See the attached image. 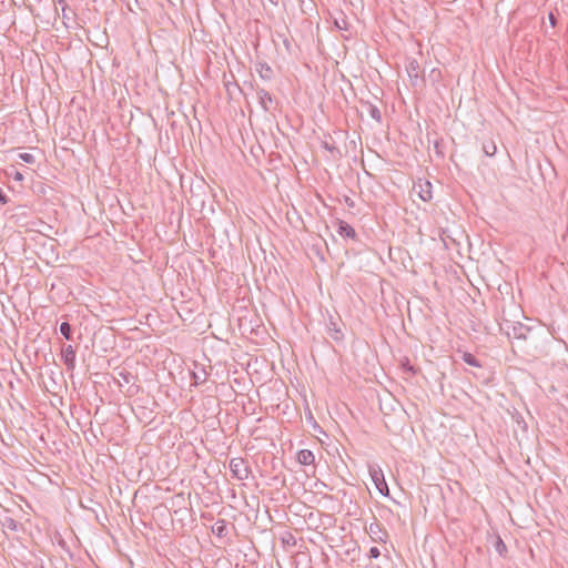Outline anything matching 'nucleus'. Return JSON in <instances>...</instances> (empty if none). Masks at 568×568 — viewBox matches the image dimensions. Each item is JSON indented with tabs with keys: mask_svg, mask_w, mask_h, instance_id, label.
<instances>
[{
	"mask_svg": "<svg viewBox=\"0 0 568 568\" xmlns=\"http://www.w3.org/2000/svg\"><path fill=\"white\" fill-rule=\"evenodd\" d=\"M212 532L217 536L219 538H224L229 534L227 523L225 519H219L213 526H212Z\"/></svg>",
	"mask_w": 568,
	"mask_h": 568,
	"instance_id": "obj_11",
	"label": "nucleus"
},
{
	"mask_svg": "<svg viewBox=\"0 0 568 568\" xmlns=\"http://www.w3.org/2000/svg\"><path fill=\"white\" fill-rule=\"evenodd\" d=\"M379 556H381V551H379V549H378L377 547H372V548L369 549V557H371V558L376 559V558H378Z\"/></svg>",
	"mask_w": 568,
	"mask_h": 568,
	"instance_id": "obj_22",
	"label": "nucleus"
},
{
	"mask_svg": "<svg viewBox=\"0 0 568 568\" xmlns=\"http://www.w3.org/2000/svg\"><path fill=\"white\" fill-rule=\"evenodd\" d=\"M256 72L263 80H271L273 78V70L266 62L256 63Z\"/></svg>",
	"mask_w": 568,
	"mask_h": 568,
	"instance_id": "obj_12",
	"label": "nucleus"
},
{
	"mask_svg": "<svg viewBox=\"0 0 568 568\" xmlns=\"http://www.w3.org/2000/svg\"><path fill=\"white\" fill-rule=\"evenodd\" d=\"M368 473L378 493L383 496L389 495V489L384 473L378 465H368Z\"/></svg>",
	"mask_w": 568,
	"mask_h": 568,
	"instance_id": "obj_1",
	"label": "nucleus"
},
{
	"mask_svg": "<svg viewBox=\"0 0 568 568\" xmlns=\"http://www.w3.org/2000/svg\"><path fill=\"white\" fill-rule=\"evenodd\" d=\"M41 568H43V567H41Z\"/></svg>",
	"mask_w": 568,
	"mask_h": 568,
	"instance_id": "obj_31",
	"label": "nucleus"
},
{
	"mask_svg": "<svg viewBox=\"0 0 568 568\" xmlns=\"http://www.w3.org/2000/svg\"><path fill=\"white\" fill-rule=\"evenodd\" d=\"M483 152L487 156H494L497 152V146L493 140L483 143Z\"/></svg>",
	"mask_w": 568,
	"mask_h": 568,
	"instance_id": "obj_13",
	"label": "nucleus"
},
{
	"mask_svg": "<svg viewBox=\"0 0 568 568\" xmlns=\"http://www.w3.org/2000/svg\"><path fill=\"white\" fill-rule=\"evenodd\" d=\"M345 202L349 207L354 206V202L348 196H346Z\"/></svg>",
	"mask_w": 568,
	"mask_h": 568,
	"instance_id": "obj_28",
	"label": "nucleus"
},
{
	"mask_svg": "<svg viewBox=\"0 0 568 568\" xmlns=\"http://www.w3.org/2000/svg\"><path fill=\"white\" fill-rule=\"evenodd\" d=\"M337 224H338L337 233L341 236L353 239V240L356 239V232L353 226H351L348 223H346L345 221H342V220H338Z\"/></svg>",
	"mask_w": 568,
	"mask_h": 568,
	"instance_id": "obj_8",
	"label": "nucleus"
},
{
	"mask_svg": "<svg viewBox=\"0 0 568 568\" xmlns=\"http://www.w3.org/2000/svg\"><path fill=\"white\" fill-rule=\"evenodd\" d=\"M297 462L301 465L308 466V465L314 464L315 456H314L313 452L310 449H301L297 453Z\"/></svg>",
	"mask_w": 568,
	"mask_h": 568,
	"instance_id": "obj_10",
	"label": "nucleus"
},
{
	"mask_svg": "<svg viewBox=\"0 0 568 568\" xmlns=\"http://www.w3.org/2000/svg\"><path fill=\"white\" fill-rule=\"evenodd\" d=\"M462 358L466 364H468L470 366H474V367L481 366L479 361L471 353H468V352L463 353Z\"/></svg>",
	"mask_w": 568,
	"mask_h": 568,
	"instance_id": "obj_14",
	"label": "nucleus"
},
{
	"mask_svg": "<svg viewBox=\"0 0 568 568\" xmlns=\"http://www.w3.org/2000/svg\"><path fill=\"white\" fill-rule=\"evenodd\" d=\"M120 376L123 378V381H124L125 383H130V379H131V377H132V376H131V374H130V373H128V372H126V373H120Z\"/></svg>",
	"mask_w": 568,
	"mask_h": 568,
	"instance_id": "obj_26",
	"label": "nucleus"
},
{
	"mask_svg": "<svg viewBox=\"0 0 568 568\" xmlns=\"http://www.w3.org/2000/svg\"><path fill=\"white\" fill-rule=\"evenodd\" d=\"M19 159L22 160L23 162L28 163V164H32V163L36 162V158L31 153H20L19 154Z\"/></svg>",
	"mask_w": 568,
	"mask_h": 568,
	"instance_id": "obj_21",
	"label": "nucleus"
},
{
	"mask_svg": "<svg viewBox=\"0 0 568 568\" xmlns=\"http://www.w3.org/2000/svg\"><path fill=\"white\" fill-rule=\"evenodd\" d=\"M367 111H368V114L371 115L372 119H374L377 122H381L382 113H381L379 109L376 105H374L372 103H368L367 104Z\"/></svg>",
	"mask_w": 568,
	"mask_h": 568,
	"instance_id": "obj_15",
	"label": "nucleus"
},
{
	"mask_svg": "<svg viewBox=\"0 0 568 568\" xmlns=\"http://www.w3.org/2000/svg\"><path fill=\"white\" fill-rule=\"evenodd\" d=\"M8 201H9L8 196L0 189V204H6V203H8Z\"/></svg>",
	"mask_w": 568,
	"mask_h": 568,
	"instance_id": "obj_24",
	"label": "nucleus"
},
{
	"mask_svg": "<svg viewBox=\"0 0 568 568\" xmlns=\"http://www.w3.org/2000/svg\"><path fill=\"white\" fill-rule=\"evenodd\" d=\"M230 470L237 480L247 479L252 473L246 462L241 457H235L230 460Z\"/></svg>",
	"mask_w": 568,
	"mask_h": 568,
	"instance_id": "obj_2",
	"label": "nucleus"
},
{
	"mask_svg": "<svg viewBox=\"0 0 568 568\" xmlns=\"http://www.w3.org/2000/svg\"><path fill=\"white\" fill-rule=\"evenodd\" d=\"M60 333L64 336L65 339H72V327L68 322H62L60 324Z\"/></svg>",
	"mask_w": 568,
	"mask_h": 568,
	"instance_id": "obj_17",
	"label": "nucleus"
},
{
	"mask_svg": "<svg viewBox=\"0 0 568 568\" xmlns=\"http://www.w3.org/2000/svg\"><path fill=\"white\" fill-rule=\"evenodd\" d=\"M327 328H328V332H329V336L335 342H342L344 339V333H343L342 328L338 326V324L336 323V321L334 320L333 316H331L329 320H328Z\"/></svg>",
	"mask_w": 568,
	"mask_h": 568,
	"instance_id": "obj_7",
	"label": "nucleus"
},
{
	"mask_svg": "<svg viewBox=\"0 0 568 568\" xmlns=\"http://www.w3.org/2000/svg\"><path fill=\"white\" fill-rule=\"evenodd\" d=\"M367 534L375 542H385L387 539V531L382 527L378 521L371 523L366 528Z\"/></svg>",
	"mask_w": 568,
	"mask_h": 568,
	"instance_id": "obj_4",
	"label": "nucleus"
},
{
	"mask_svg": "<svg viewBox=\"0 0 568 568\" xmlns=\"http://www.w3.org/2000/svg\"><path fill=\"white\" fill-rule=\"evenodd\" d=\"M406 71L412 81L416 82L419 78L420 67L417 60L410 59L406 64Z\"/></svg>",
	"mask_w": 568,
	"mask_h": 568,
	"instance_id": "obj_9",
	"label": "nucleus"
},
{
	"mask_svg": "<svg viewBox=\"0 0 568 568\" xmlns=\"http://www.w3.org/2000/svg\"><path fill=\"white\" fill-rule=\"evenodd\" d=\"M413 191L418 195L420 200L424 202H428L432 200V183L429 181L418 180L414 186Z\"/></svg>",
	"mask_w": 568,
	"mask_h": 568,
	"instance_id": "obj_3",
	"label": "nucleus"
},
{
	"mask_svg": "<svg viewBox=\"0 0 568 568\" xmlns=\"http://www.w3.org/2000/svg\"><path fill=\"white\" fill-rule=\"evenodd\" d=\"M513 331L515 338H526V332H528L529 329L526 326L519 324V326H514Z\"/></svg>",
	"mask_w": 568,
	"mask_h": 568,
	"instance_id": "obj_18",
	"label": "nucleus"
},
{
	"mask_svg": "<svg viewBox=\"0 0 568 568\" xmlns=\"http://www.w3.org/2000/svg\"><path fill=\"white\" fill-rule=\"evenodd\" d=\"M11 176L13 178V180L16 181H22L23 180V174L19 171H14V173H11Z\"/></svg>",
	"mask_w": 568,
	"mask_h": 568,
	"instance_id": "obj_23",
	"label": "nucleus"
},
{
	"mask_svg": "<svg viewBox=\"0 0 568 568\" xmlns=\"http://www.w3.org/2000/svg\"><path fill=\"white\" fill-rule=\"evenodd\" d=\"M282 542L288 546L296 545V538L291 532H286L282 538Z\"/></svg>",
	"mask_w": 568,
	"mask_h": 568,
	"instance_id": "obj_19",
	"label": "nucleus"
},
{
	"mask_svg": "<svg viewBox=\"0 0 568 568\" xmlns=\"http://www.w3.org/2000/svg\"><path fill=\"white\" fill-rule=\"evenodd\" d=\"M325 149H326V150H328V151H331V152H332L333 150H335V148L329 146L327 143L325 144Z\"/></svg>",
	"mask_w": 568,
	"mask_h": 568,
	"instance_id": "obj_29",
	"label": "nucleus"
},
{
	"mask_svg": "<svg viewBox=\"0 0 568 568\" xmlns=\"http://www.w3.org/2000/svg\"><path fill=\"white\" fill-rule=\"evenodd\" d=\"M256 97L258 99V103H260L261 108L265 112L271 111L272 104L274 102L273 97L263 88L256 89Z\"/></svg>",
	"mask_w": 568,
	"mask_h": 568,
	"instance_id": "obj_6",
	"label": "nucleus"
},
{
	"mask_svg": "<svg viewBox=\"0 0 568 568\" xmlns=\"http://www.w3.org/2000/svg\"><path fill=\"white\" fill-rule=\"evenodd\" d=\"M495 550L501 556L505 557L507 552V546L505 545L504 540L500 538V536H497L496 541L494 544Z\"/></svg>",
	"mask_w": 568,
	"mask_h": 568,
	"instance_id": "obj_16",
	"label": "nucleus"
},
{
	"mask_svg": "<svg viewBox=\"0 0 568 568\" xmlns=\"http://www.w3.org/2000/svg\"><path fill=\"white\" fill-rule=\"evenodd\" d=\"M3 526L13 531H16L18 529V523L13 518H10V517H7L4 519Z\"/></svg>",
	"mask_w": 568,
	"mask_h": 568,
	"instance_id": "obj_20",
	"label": "nucleus"
},
{
	"mask_svg": "<svg viewBox=\"0 0 568 568\" xmlns=\"http://www.w3.org/2000/svg\"><path fill=\"white\" fill-rule=\"evenodd\" d=\"M548 19H549L550 24H551L552 27H556L557 19H556V17H555V14H554L552 12H550V13L548 14Z\"/></svg>",
	"mask_w": 568,
	"mask_h": 568,
	"instance_id": "obj_25",
	"label": "nucleus"
},
{
	"mask_svg": "<svg viewBox=\"0 0 568 568\" xmlns=\"http://www.w3.org/2000/svg\"><path fill=\"white\" fill-rule=\"evenodd\" d=\"M61 357L68 371L75 367V351L72 345H65L61 351Z\"/></svg>",
	"mask_w": 568,
	"mask_h": 568,
	"instance_id": "obj_5",
	"label": "nucleus"
},
{
	"mask_svg": "<svg viewBox=\"0 0 568 568\" xmlns=\"http://www.w3.org/2000/svg\"><path fill=\"white\" fill-rule=\"evenodd\" d=\"M195 383H197V379H200V376L194 375Z\"/></svg>",
	"mask_w": 568,
	"mask_h": 568,
	"instance_id": "obj_30",
	"label": "nucleus"
},
{
	"mask_svg": "<svg viewBox=\"0 0 568 568\" xmlns=\"http://www.w3.org/2000/svg\"><path fill=\"white\" fill-rule=\"evenodd\" d=\"M59 4H62V12H65L67 6L64 4V0H55Z\"/></svg>",
	"mask_w": 568,
	"mask_h": 568,
	"instance_id": "obj_27",
	"label": "nucleus"
}]
</instances>
